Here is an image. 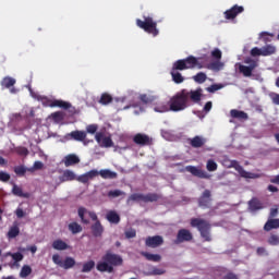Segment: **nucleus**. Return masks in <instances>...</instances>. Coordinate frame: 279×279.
Returning <instances> with one entry per match:
<instances>
[{
  "label": "nucleus",
  "instance_id": "f257e3e1",
  "mask_svg": "<svg viewBox=\"0 0 279 279\" xmlns=\"http://www.w3.org/2000/svg\"><path fill=\"white\" fill-rule=\"evenodd\" d=\"M204 69V65L199 63L196 57L189 56L185 59L177 60L170 70V75L174 84H182L184 82V76L179 71H187L189 69Z\"/></svg>",
  "mask_w": 279,
  "mask_h": 279
},
{
  "label": "nucleus",
  "instance_id": "f03ea898",
  "mask_svg": "<svg viewBox=\"0 0 279 279\" xmlns=\"http://www.w3.org/2000/svg\"><path fill=\"white\" fill-rule=\"evenodd\" d=\"M123 265V257L119 254H114L111 251H107L102 255L101 260L97 263L96 269L100 274H114V267H121Z\"/></svg>",
  "mask_w": 279,
  "mask_h": 279
},
{
  "label": "nucleus",
  "instance_id": "7ed1b4c3",
  "mask_svg": "<svg viewBox=\"0 0 279 279\" xmlns=\"http://www.w3.org/2000/svg\"><path fill=\"white\" fill-rule=\"evenodd\" d=\"M169 108L172 112H182L189 108V90L182 89L169 100Z\"/></svg>",
  "mask_w": 279,
  "mask_h": 279
},
{
  "label": "nucleus",
  "instance_id": "20e7f679",
  "mask_svg": "<svg viewBox=\"0 0 279 279\" xmlns=\"http://www.w3.org/2000/svg\"><path fill=\"white\" fill-rule=\"evenodd\" d=\"M190 226L192 228H196L204 241L210 243L213 241V236H210V222L206 219L202 218H192L190 221Z\"/></svg>",
  "mask_w": 279,
  "mask_h": 279
},
{
  "label": "nucleus",
  "instance_id": "39448f33",
  "mask_svg": "<svg viewBox=\"0 0 279 279\" xmlns=\"http://www.w3.org/2000/svg\"><path fill=\"white\" fill-rule=\"evenodd\" d=\"M136 25L141 29H144L146 34H150L151 36L156 37L160 32L158 31V23L154 21L151 16H144V21L137 19Z\"/></svg>",
  "mask_w": 279,
  "mask_h": 279
},
{
  "label": "nucleus",
  "instance_id": "423d86ee",
  "mask_svg": "<svg viewBox=\"0 0 279 279\" xmlns=\"http://www.w3.org/2000/svg\"><path fill=\"white\" fill-rule=\"evenodd\" d=\"M158 199H162V195L158 193H134L129 196L128 202H144V204H149L153 202H158Z\"/></svg>",
  "mask_w": 279,
  "mask_h": 279
},
{
  "label": "nucleus",
  "instance_id": "0eeeda50",
  "mask_svg": "<svg viewBox=\"0 0 279 279\" xmlns=\"http://www.w3.org/2000/svg\"><path fill=\"white\" fill-rule=\"evenodd\" d=\"M244 63L248 64V65L240 64L239 65L240 73H242V75H244V77H252V73L254 72V69H256L258 66V61H256L252 58H247L244 60Z\"/></svg>",
  "mask_w": 279,
  "mask_h": 279
},
{
  "label": "nucleus",
  "instance_id": "6e6552de",
  "mask_svg": "<svg viewBox=\"0 0 279 279\" xmlns=\"http://www.w3.org/2000/svg\"><path fill=\"white\" fill-rule=\"evenodd\" d=\"M77 213L81 222L84 223L85 226H88V223H90V220L86 218V215H88V217L92 218V221H97V214L95 211H89L88 209H86V207H78Z\"/></svg>",
  "mask_w": 279,
  "mask_h": 279
},
{
  "label": "nucleus",
  "instance_id": "1a4fd4ad",
  "mask_svg": "<svg viewBox=\"0 0 279 279\" xmlns=\"http://www.w3.org/2000/svg\"><path fill=\"white\" fill-rule=\"evenodd\" d=\"M96 142L98 143L99 147H114V142H112V137L106 136L104 132H97L95 134Z\"/></svg>",
  "mask_w": 279,
  "mask_h": 279
},
{
  "label": "nucleus",
  "instance_id": "9d476101",
  "mask_svg": "<svg viewBox=\"0 0 279 279\" xmlns=\"http://www.w3.org/2000/svg\"><path fill=\"white\" fill-rule=\"evenodd\" d=\"M231 165L232 167H234V169H236L241 178H245L246 180H256V178H260V175L257 173L245 171V169H243L241 165H239V161H231Z\"/></svg>",
  "mask_w": 279,
  "mask_h": 279
},
{
  "label": "nucleus",
  "instance_id": "9b49d317",
  "mask_svg": "<svg viewBox=\"0 0 279 279\" xmlns=\"http://www.w3.org/2000/svg\"><path fill=\"white\" fill-rule=\"evenodd\" d=\"M189 241H193V233L189 229H180L177 234V239L174 243L180 245V243H185Z\"/></svg>",
  "mask_w": 279,
  "mask_h": 279
},
{
  "label": "nucleus",
  "instance_id": "f8f14e48",
  "mask_svg": "<svg viewBox=\"0 0 279 279\" xmlns=\"http://www.w3.org/2000/svg\"><path fill=\"white\" fill-rule=\"evenodd\" d=\"M133 143H135V145H140V147H147L151 145L153 141L149 135L144 133H137L133 136Z\"/></svg>",
  "mask_w": 279,
  "mask_h": 279
},
{
  "label": "nucleus",
  "instance_id": "ddd939ff",
  "mask_svg": "<svg viewBox=\"0 0 279 279\" xmlns=\"http://www.w3.org/2000/svg\"><path fill=\"white\" fill-rule=\"evenodd\" d=\"M14 84H16V78L11 76H4L0 82L1 87L9 88L11 95H16V93H19V89L14 87Z\"/></svg>",
  "mask_w": 279,
  "mask_h": 279
},
{
  "label": "nucleus",
  "instance_id": "4468645a",
  "mask_svg": "<svg viewBox=\"0 0 279 279\" xmlns=\"http://www.w3.org/2000/svg\"><path fill=\"white\" fill-rule=\"evenodd\" d=\"M65 141H76L78 143H84L86 141V131H72L64 135Z\"/></svg>",
  "mask_w": 279,
  "mask_h": 279
},
{
  "label": "nucleus",
  "instance_id": "2eb2a0df",
  "mask_svg": "<svg viewBox=\"0 0 279 279\" xmlns=\"http://www.w3.org/2000/svg\"><path fill=\"white\" fill-rule=\"evenodd\" d=\"M187 143L193 149H201L208 143V140L202 135H195L194 137L187 138Z\"/></svg>",
  "mask_w": 279,
  "mask_h": 279
},
{
  "label": "nucleus",
  "instance_id": "dca6fc26",
  "mask_svg": "<svg viewBox=\"0 0 279 279\" xmlns=\"http://www.w3.org/2000/svg\"><path fill=\"white\" fill-rule=\"evenodd\" d=\"M186 171L194 175L195 178H201L202 180H210V174L208 172L195 167V166H187Z\"/></svg>",
  "mask_w": 279,
  "mask_h": 279
},
{
  "label": "nucleus",
  "instance_id": "f3484780",
  "mask_svg": "<svg viewBox=\"0 0 279 279\" xmlns=\"http://www.w3.org/2000/svg\"><path fill=\"white\" fill-rule=\"evenodd\" d=\"M242 12H245V8L234 4L231 9L225 12V19H227V21H233V19L239 16V14H242Z\"/></svg>",
  "mask_w": 279,
  "mask_h": 279
},
{
  "label": "nucleus",
  "instance_id": "a211bd4d",
  "mask_svg": "<svg viewBox=\"0 0 279 279\" xmlns=\"http://www.w3.org/2000/svg\"><path fill=\"white\" fill-rule=\"evenodd\" d=\"M210 190H205L198 198V206L201 208H210V202H213Z\"/></svg>",
  "mask_w": 279,
  "mask_h": 279
},
{
  "label": "nucleus",
  "instance_id": "6ab92c4d",
  "mask_svg": "<svg viewBox=\"0 0 279 279\" xmlns=\"http://www.w3.org/2000/svg\"><path fill=\"white\" fill-rule=\"evenodd\" d=\"M162 243H165V240L161 235L148 236L145 241L147 247H160Z\"/></svg>",
  "mask_w": 279,
  "mask_h": 279
},
{
  "label": "nucleus",
  "instance_id": "aec40b11",
  "mask_svg": "<svg viewBox=\"0 0 279 279\" xmlns=\"http://www.w3.org/2000/svg\"><path fill=\"white\" fill-rule=\"evenodd\" d=\"M156 99H158V96L154 92H147L146 94L140 95V100L146 105L154 104V101H156Z\"/></svg>",
  "mask_w": 279,
  "mask_h": 279
},
{
  "label": "nucleus",
  "instance_id": "412c9836",
  "mask_svg": "<svg viewBox=\"0 0 279 279\" xmlns=\"http://www.w3.org/2000/svg\"><path fill=\"white\" fill-rule=\"evenodd\" d=\"M94 221L95 223L92 225V234L96 238L101 236L104 234V226L101 225V221H99V218Z\"/></svg>",
  "mask_w": 279,
  "mask_h": 279
},
{
  "label": "nucleus",
  "instance_id": "4be33fe9",
  "mask_svg": "<svg viewBox=\"0 0 279 279\" xmlns=\"http://www.w3.org/2000/svg\"><path fill=\"white\" fill-rule=\"evenodd\" d=\"M189 99H191V101H193L194 104H199V101H202V88L187 92V102Z\"/></svg>",
  "mask_w": 279,
  "mask_h": 279
},
{
  "label": "nucleus",
  "instance_id": "5701e85b",
  "mask_svg": "<svg viewBox=\"0 0 279 279\" xmlns=\"http://www.w3.org/2000/svg\"><path fill=\"white\" fill-rule=\"evenodd\" d=\"M278 228H279V218L277 219L270 218L267 220V222L264 226V230L266 232H271V230H278Z\"/></svg>",
  "mask_w": 279,
  "mask_h": 279
},
{
  "label": "nucleus",
  "instance_id": "b1692460",
  "mask_svg": "<svg viewBox=\"0 0 279 279\" xmlns=\"http://www.w3.org/2000/svg\"><path fill=\"white\" fill-rule=\"evenodd\" d=\"M60 182H73L77 180V175L72 170H65L61 177H59Z\"/></svg>",
  "mask_w": 279,
  "mask_h": 279
},
{
  "label": "nucleus",
  "instance_id": "393cba45",
  "mask_svg": "<svg viewBox=\"0 0 279 279\" xmlns=\"http://www.w3.org/2000/svg\"><path fill=\"white\" fill-rule=\"evenodd\" d=\"M65 167H73V165H80V157L75 154L66 155L64 158Z\"/></svg>",
  "mask_w": 279,
  "mask_h": 279
},
{
  "label": "nucleus",
  "instance_id": "a878e982",
  "mask_svg": "<svg viewBox=\"0 0 279 279\" xmlns=\"http://www.w3.org/2000/svg\"><path fill=\"white\" fill-rule=\"evenodd\" d=\"M21 234V229L19 228V222H14L9 229L7 236L8 239H16Z\"/></svg>",
  "mask_w": 279,
  "mask_h": 279
},
{
  "label": "nucleus",
  "instance_id": "bb28decb",
  "mask_svg": "<svg viewBox=\"0 0 279 279\" xmlns=\"http://www.w3.org/2000/svg\"><path fill=\"white\" fill-rule=\"evenodd\" d=\"M106 219L107 221H109V223H120L121 222V216H119V214H117V211L114 210H110L107 213L106 215Z\"/></svg>",
  "mask_w": 279,
  "mask_h": 279
},
{
  "label": "nucleus",
  "instance_id": "cd10ccee",
  "mask_svg": "<svg viewBox=\"0 0 279 279\" xmlns=\"http://www.w3.org/2000/svg\"><path fill=\"white\" fill-rule=\"evenodd\" d=\"M230 116L232 117V119H240L242 121H247V119H250V116H247V113H245V111H240L236 109H232L230 111Z\"/></svg>",
  "mask_w": 279,
  "mask_h": 279
},
{
  "label": "nucleus",
  "instance_id": "c85d7f7f",
  "mask_svg": "<svg viewBox=\"0 0 279 279\" xmlns=\"http://www.w3.org/2000/svg\"><path fill=\"white\" fill-rule=\"evenodd\" d=\"M27 171L29 173H34V168H26L25 166H16V167H14V173L17 174L19 178L25 177Z\"/></svg>",
  "mask_w": 279,
  "mask_h": 279
},
{
  "label": "nucleus",
  "instance_id": "c756f323",
  "mask_svg": "<svg viewBox=\"0 0 279 279\" xmlns=\"http://www.w3.org/2000/svg\"><path fill=\"white\" fill-rule=\"evenodd\" d=\"M99 175L104 179V180H117L118 174L114 171L108 170V169H104L99 171Z\"/></svg>",
  "mask_w": 279,
  "mask_h": 279
},
{
  "label": "nucleus",
  "instance_id": "7c9ffc66",
  "mask_svg": "<svg viewBox=\"0 0 279 279\" xmlns=\"http://www.w3.org/2000/svg\"><path fill=\"white\" fill-rule=\"evenodd\" d=\"M50 108H62V110H69V108H71V102H66L64 100H52Z\"/></svg>",
  "mask_w": 279,
  "mask_h": 279
},
{
  "label": "nucleus",
  "instance_id": "2f4dec72",
  "mask_svg": "<svg viewBox=\"0 0 279 279\" xmlns=\"http://www.w3.org/2000/svg\"><path fill=\"white\" fill-rule=\"evenodd\" d=\"M5 257L11 256V258L14 260L13 265L17 266L19 263H21V260H23L24 256L23 253L21 252H16V253H12V252H8L4 254Z\"/></svg>",
  "mask_w": 279,
  "mask_h": 279
},
{
  "label": "nucleus",
  "instance_id": "473e14b6",
  "mask_svg": "<svg viewBox=\"0 0 279 279\" xmlns=\"http://www.w3.org/2000/svg\"><path fill=\"white\" fill-rule=\"evenodd\" d=\"M142 256H145L146 260H150L151 263H160V260H162V257L159 254L142 252Z\"/></svg>",
  "mask_w": 279,
  "mask_h": 279
},
{
  "label": "nucleus",
  "instance_id": "72a5a7b5",
  "mask_svg": "<svg viewBox=\"0 0 279 279\" xmlns=\"http://www.w3.org/2000/svg\"><path fill=\"white\" fill-rule=\"evenodd\" d=\"M52 247H53V250H58V251L62 252L64 250H69V244H66V242L59 239V240H54L52 242Z\"/></svg>",
  "mask_w": 279,
  "mask_h": 279
},
{
  "label": "nucleus",
  "instance_id": "f704fd0d",
  "mask_svg": "<svg viewBox=\"0 0 279 279\" xmlns=\"http://www.w3.org/2000/svg\"><path fill=\"white\" fill-rule=\"evenodd\" d=\"M223 66H226V64L223 62H221L220 60H216V61L209 63L207 65V69H209V71H221L223 69Z\"/></svg>",
  "mask_w": 279,
  "mask_h": 279
},
{
  "label": "nucleus",
  "instance_id": "c9c22d12",
  "mask_svg": "<svg viewBox=\"0 0 279 279\" xmlns=\"http://www.w3.org/2000/svg\"><path fill=\"white\" fill-rule=\"evenodd\" d=\"M248 207L253 211L260 210L263 208V203H260L258 198H252L248 202Z\"/></svg>",
  "mask_w": 279,
  "mask_h": 279
},
{
  "label": "nucleus",
  "instance_id": "e433bc0d",
  "mask_svg": "<svg viewBox=\"0 0 279 279\" xmlns=\"http://www.w3.org/2000/svg\"><path fill=\"white\" fill-rule=\"evenodd\" d=\"M75 267V258L65 257V259L61 264L62 269H73Z\"/></svg>",
  "mask_w": 279,
  "mask_h": 279
},
{
  "label": "nucleus",
  "instance_id": "4c0bfd02",
  "mask_svg": "<svg viewBox=\"0 0 279 279\" xmlns=\"http://www.w3.org/2000/svg\"><path fill=\"white\" fill-rule=\"evenodd\" d=\"M276 53V47L274 45H266L262 47V56H274Z\"/></svg>",
  "mask_w": 279,
  "mask_h": 279
},
{
  "label": "nucleus",
  "instance_id": "58836bf2",
  "mask_svg": "<svg viewBox=\"0 0 279 279\" xmlns=\"http://www.w3.org/2000/svg\"><path fill=\"white\" fill-rule=\"evenodd\" d=\"M95 269V260L90 259L83 264L82 274H90Z\"/></svg>",
  "mask_w": 279,
  "mask_h": 279
},
{
  "label": "nucleus",
  "instance_id": "ea45409f",
  "mask_svg": "<svg viewBox=\"0 0 279 279\" xmlns=\"http://www.w3.org/2000/svg\"><path fill=\"white\" fill-rule=\"evenodd\" d=\"M112 101H113L112 95L108 93H104L99 99V104H101V106H108V104H112Z\"/></svg>",
  "mask_w": 279,
  "mask_h": 279
},
{
  "label": "nucleus",
  "instance_id": "a19ab883",
  "mask_svg": "<svg viewBox=\"0 0 279 279\" xmlns=\"http://www.w3.org/2000/svg\"><path fill=\"white\" fill-rule=\"evenodd\" d=\"M70 232H72V234H80V232H82V225L77 223V222H71L68 226Z\"/></svg>",
  "mask_w": 279,
  "mask_h": 279
},
{
  "label": "nucleus",
  "instance_id": "79ce46f5",
  "mask_svg": "<svg viewBox=\"0 0 279 279\" xmlns=\"http://www.w3.org/2000/svg\"><path fill=\"white\" fill-rule=\"evenodd\" d=\"M193 80L194 82H196V84H204V82L208 80V76L204 72H198L196 75L193 76Z\"/></svg>",
  "mask_w": 279,
  "mask_h": 279
},
{
  "label": "nucleus",
  "instance_id": "37998d69",
  "mask_svg": "<svg viewBox=\"0 0 279 279\" xmlns=\"http://www.w3.org/2000/svg\"><path fill=\"white\" fill-rule=\"evenodd\" d=\"M121 195H125V192H123L121 190H111L107 193V197H109L110 199L121 197Z\"/></svg>",
  "mask_w": 279,
  "mask_h": 279
},
{
  "label": "nucleus",
  "instance_id": "c03bdc74",
  "mask_svg": "<svg viewBox=\"0 0 279 279\" xmlns=\"http://www.w3.org/2000/svg\"><path fill=\"white\" fill-rule=\"evenodd\" d=\"M12 193L16 197H27V194L23 193V189L16 184L13 185Z\"/></svg>",
  "mask_w": 279,
  "mask_h": 279
},
{
  "label": "nucleus",
  "instance_id": "a18cd8bd",
  "mask_svg": "<svg viewBox=\"0 0 279 279\" xmlns=\"http://www.w3.org/2000/svg\"><path fill=\"white\" fill-rule=\"evenodd\" d=\"M32 274V267L29 265H24L20 271V278H27Z\"/></svg>",
  "mask_w": 279,
  "mask_h": 279
},
{
  "label": "nucleus",
  "instance_id": "49530a36",
  "mask_svg": "<svg viewBox=\"0 0 279 279\" xmlns=\"http://www.w3.org/2000/svg\"><path fill=\"white\" fill-rule=\"evenodd\" d=\"M15 154H17L19 156H28L29 150L25 146H19L15 148Z\"/></svg>",
  "mask_w": 279,
  "mask_h": 279
},
{
  "label": "nucleus",
  "instance_id": "de8ad7c7",
  "mask_svg": "<svg viewBox=\"0 0 279 279\" xmlns=\"http://www.w3.org/2000/svg\"><path fill=\"white\" fill-rule=\"evenodd\" d=\"M217 167L218 166H217V162L215 160H213V159L207 160V165H206L207 171H210V172L217 171Z\"/></svg>",
  "mask_w": 279,
  "mask_h": 279
},
{
  "label": "nucleus",
  "instance_id": "09e8293b",
  "mask_svg": "<svg viewBox=\"0 0 279 279\" xmlns=\"http://www.w3.org/2000/svg\"><path fill=\"white\" fill-rule=\"evenodd\" d=\"M269 245H279V235L278 234H271L268 238Z\"/></svg>",
  "mask_w": 279,
  "mask_h": 279
},
{
  "label": "nucleus",
  "instance_id": "8fccbe9b",
  "mask_svg": "<svg viewBox=\"0 0 279 279\" xmlns=\"http://www.w3.org/2000/svg\"><path fill=\"white\" fill-rule=\"evenodd\" d=\"M97 130H99V126L97 124H89L86 126L87 134H96Z\"/></svg>",
  "mask_w": 279,
  "mask_h": 279
},
{
  "label": "nucleus",
  "instance_id": "3c124183",
  "mask_svg": "<svg viewBox=\"0 0 279 279\" xmlns=\"http://www.w3.org/2000/svg\"><path fill=\"white\" fill-rule=\"evenodd\" d=\"M77 182H81L82 184H88L90 179H88V174L84 173L81 174L80 177H76Z\"/></svg>",
  "mask_w": 279,
  "mask_h": 279
},
{
  "label": "nucleus",
  "instance_id": "603ef678",
  "mask_svg": "<svg viewBox=\"0 0 279 279\" xmlns=\"http://www.w3.org/2000/svg\"><path fill=\"white\" fill-rule=\"evenodd\" d=\"M211 57H213L215 60H221L222 52L219 50V48H215V49L211 51Z\"/></svg>",
  "mask_w": 279,
  "mask_h": 279
},
{
  "label": "nucleus",
  "instance_id": "864d4df0",
  "mask_svg": "<svg viewBox=\"0 0 279 279\" xmlns=\"http://www.w3.org/2000/svg\"><path fill=\"white\" fill-rule=\"evenodd\" d=\"M63 262L64 260H62L60 255H58V254L52 255V263H54V265H58V267H62Z\"/></svg>",
  "mask_w": 279,
  "mask_h": 279
},
{
  "label": "nucleus",
  "instance_id": "5fc2aeb1",
  "mask_svg": "<svg viewBox=\"0 0 279 279\" xmlns=\"http://www.w3.org/2000/svg\"><path fill=\"white\" fill-rule=\"evenodd\" d=\"M251 56H253V58H256V56H263V48H258V47L252 48Z\"/></svg>",
  "mask_w": 279,
  "mask_h": 279
},
{
  "label": "nucleus",
  "instance_id": "6e6d98bb",
  "mask_svg": "<svg viewBox=\"0 0 279 279\" xmlns=\"http://www.w3.org/2000/svg\"><path fill=\"white\" fill-rule=\"evenodd\" d=\"M86 175L89 180H94V178H97V175H99V171L94 169L86 172Z\"/></svg>",
  "mask_w": 279,
  "mask_h": 279
},
{
  "label": "nucleus",
  "instance_id": "4d7b16f0",
  "mask_svg": "<svg viewBox=\"0 0 279 279\" xmlns=\"http://www.w3.org/2000/svg\"><path fill=\"white\" fill-rule=\"evenodd\" d=\"M0 182H10V173L1 171Z\"/></svg>",
  "mask_w": 279,
  "mask_h": 279
},
{
  "label": "nucleus",
  "instance_id": "13d9d810",
  "mask_svg": "<svg viewBox=\"0 0 279 279\" xmlns=\"http://www.w3.org/2000/svg\"><path fill=\"white\" fill-rule=\"evenodd\" d=\"M124 234H125L126 239H134V238H136V230L131 229L129 231H125Z\"/></svg>",
  "mask_w": 279,
  "mask_h": 279
},
{
  "label": "nucleus",
  "instance_id": "bf43d9fd",
  "mask_svg": "<svg viewBox=\"0 0 279 279\" xmlns=\"http://www.w3.org/2000/svg\"><path fill=\"white\" fill-rule=\"evenodd\" d=\"M256 253L258 256H268L267 250L263 246L257 247Z\"/></svg>",
  "mask_w": 279,
  "mask_h": 279
},
{
  "label": "nucleus",
  "instance_id": "052dcab7",
  "mask_svg": "<svg viewBox=\"0 0 279 279\" xmlns=\"http://www.w3.org/2000/svg\"><path fill=\"white\" fill-rule=\"evenodd\" d=\"M15 215H16L17 219H23V217H25V211L23 210V208H17L15 210Z\"/></svg>",
  "mask_w": 279,
  "mask_h": 279
},
{
  "label": "nucleus",
  "instance_id": "680f3d73",
  "mask_svg": "<svg viewBox=\"0 0 279 279\" xmlns=\"http://www.w3.org/2000/svg\"><path fill=\"white\" fill-rule=\"evenodd\" d=\"M219 88H221L219 85L214 84V85L207 87V90H208V93H217V90H219Z\"/></svg>",
  "mask_w": 279,
  "mask_h": 279
},
{
  "label": "nucleus",
  "instance_id": "e2e57ef3",
  "mask_svg": "<svg viewBox=\"0 0 279 279\" xmlns=\"http://www.w3.org/2000/svg\"><path fill=\"white\" fill-rule=\"evenodd\" d=\"M167 110H169L167 107H165V105H159L157 107H155V112H167Z\"/></svg>",
  "mask_w": 279,
  "mask_h": 279
},
{
  "label": "nucleus",
  "instance_id": "0e129e2a",
  "mask_svg": "<svg viewBox=\"0 0 279 279\" xmlns=\"http://www.w3.org/2000/svg\"><path fill=\"white\" fill-rule=\"evenodd\" d=\"M270 97L272 99V104H275V106H279V94H271Z\"/></svg>",
  "mask_w": 279,
  "mask_h": 279
},
{
  "label": "nucleus",
  "instance_id": "69168bd1",
  "mask_svg": "<svg viewBox=\"0 0 279 279\" xmlns=\"http://www.w3.org/2000/svg\"><path fill=\"white\" fill-rule=\"evenodd\" d=\"M210 110H213V101H207L204 106V111L210 112Z\"/></svg>",
  "mask_w": 279,
  "mask_h": 279
},
{
  "label": "nucleus",
  "instance_id": "338daca9",
  "mask_svg": "<svg viewBox=\"0 0 279 279\" xmlns=\"http://www.w3.org/2000/svg\"><path fill=\"white\" fill-rule=\"evenodd\" d=\"M43 167H44L43 161H35L33 169H34V171H36L38 169H43Z\"/></svg>",
  "mask_w": 279,
  "mask_h": 279
},
{
  "label": "nucleus",
  "instance_id": "774afa93",
  "mask_svg": "<svg viewBox=\"0 0 279 279\" xmlns=\"http://www.w3.org/2000/svg\"><path fill=\"white\" fill-rule=\"evenodd\" d=\"M223 279H239V276L234 275L233 272H228Z\"/></svg>",
  "mask_w": 279,
  "mask_h": 279
}]
</instances>
